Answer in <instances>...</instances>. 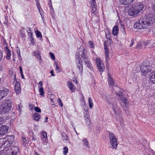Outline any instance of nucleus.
<instances>
[{"label": "nucleus", "instance_id": "obj_1", "mask_svg": "<svg viewBox=\"0 0 155 155\" xmlns=\"http://www.w3.org/2000/svg\"><path fill=\"white\" fill-rule=\"evenodd\" d=\"M142 76L146 78H148L150 81L153 75L154 74L155 71H153L151 69V67L143 64L140 68Z\"/></svg>", "mask_w": 155, "mask_h": 155}, {"label": "nucleus", "instance_id": "obj_2", "mask_svg": "<svg viewBox=\"0 0 155 155\" xmlns=\"http://www.w3.org/2000/svg\"><path fill=\"white\" fill-rule=\"evenodd\" d=\"M142 23L144 28H147L155 22V14H148L146 17L142 19Z\"/></svg>", "mask_w": 155, "mask_h": 155}, {"label": "nucleus", "instance_id": "obj_3", "mask_svg": "<svg viewBox=\"0 0 155 155\" xmlns=\"http://www.w3.org/2000/svg\"><path fill=\"white\" fill-rule=\"evenodd\" d=\"M143 4L141 3H139L135 7L131 6L129 9L128 14L130 16H136L138 14L140 11L143 10Z\"/></svg>", "mask_w": 155, "mask_h": 155}, {"label": "nucleus", "instance_id": "obj_4", "mask_svg": "<svg viewBox=\"0 0 155 155\" xmlns=\"http://www.w3.org/2000/svg\"><path fill=\"white\" fill-rule=\"evenodd\" d=\"M110 144L111 145L112 149H116L118 145V142L117 139L114 134L110 132H109L108 134Z\"/></svg>", "mask_w": 155, "mask_h": 155}, {"label": "nucleus", "instance_id": "obj_5", "mask_svg": "<svg viewBox=\"0 0 155 155\" xmlns=\"http://www.w3.org/2000/svg\"><path fill=\"white\" fill-rule=\"evenodd\" d=\"M76 62H77V68L78 72L81 76H82L83 74V69L82 61L81 58L78 55L76 56Z\"/></svg>", "mask_w": 155, "mask_h": 155}, {"label": "nucleus", "instance_id": "obj_6", "mask_svg": "<svg viewBox=\"0 0 155 155\" xmlns=\"http://www.w3.org/2000/svg\"><path fill=\"white\" fill-rule=\"evenodd\" d=\"M96 63L98 68L100 71H104L105 67L103 61L100 58H96Z\"/></svg>", "mask_w": 155, "mask_h": 155}, {"label": "nucleus", "instance_id": "obj_7", "mask_svg": "<svg viewBox=\"0 0 155 155\" xmlns=\"http://www.w3.org/2000/svg\"><path fill=\"white\" fill-rule=\"evenodd\" d=\"M108 45H104V49L105 53V60L107 66H108L109 63L108 62L110 58L109 57V51L108 49Z\"/></svg>", "mask_w": 155, "mask_h": 155}, {"label": "nucleus", "instance_id": "obj_8", "mask_svg": "<svg viewBox=\"0 0 155 155\" xmlns=\"http://www.w3.org/2000/svg\"><path fill=\"white\" fill-rule=\"evenodd\" d=\"M82 58L83 60L85 66L89 68H92V64L90 59L88 58L87 56H86Z\"/></svg>", "mask_w": 155, "mask_h": 155}, {"label": "nucleus", "instance_id": "obj_9", "mask_svg": "<svg viewBox=\"0 0 155 155\" xmlns=\"http://www.w3.org/2000/svg\"><path fill=\"white\" fill-rule=\"evenodd\" d=\"M9 92V90L5 87L3 88L2 89L0 90V101L6 96Z\"/></svg>", "mask_w": 155, "mask_h": 155}, {"label": "nucleus", "instance_id": "obj_10", "mask_svg": "<svg viewBox=\"0 0 155 155\" xmlns=\"http://www.w3.org/2000/svg\"><path fill=\"white\" fill-rule=\"evenodd\" d=\"M90 4L91 7V12L92 13L94 14L97 9L95 0H90Z\"/></svg>", "mask_w": 155, "mask_h": 155}, {"label": "nucleus", "instance_id": "obj_11", "mask_svg": "<svg viewBox=\"0 0 155 155\" xmlns=\"http://www.w3.org/2000/svg\"><path fill=\"white\" fill-rule=\"evenodd\" d=\"M142 19L138 20L134 25V28L137 29L144 28L143 23H142Z\"/></svg>", "mask_w": 155, "mask_h": 155}, {"label": "nucleus", "instance_id": "obj_12", "mask_svg": "<svg viewBox=\"0 0 155 155\" xmlns=\"http://www.w3.org/2000/svg\"><path fill=\"white\" fill-rule=\"evenodd\" d=\"M142 19L138 20L134 25V28L137 29L144 28L143 23H142Z\"/></svg>", "mask_w": 155, "mask_h": 155}, {"label": "nucleus", "instance_id": "obj_13", "mask_svg": "<svg viewBox=\"0 0 155 155\" xmlns=\"http://www.w3.org/2000/svg\"><path fill=\"white\" fill-rule=\"evenodd\" d=\"M85 108H84V110H85L84 114H85V117L86 118L85 119L86 124L89 127H90L91 125V123L90 120L88 118L89 115L87 112V110H88L87 109L88 107H85Z\"/></svg>", "mask_w": 155, "mask_h": 155}, {"label": "nucleus", "instance_id": "obj_14", "mask_svg": "<svg viewBox=\"0 0 155 155\" xmlns=\"http://www.w3.org/2000/svg\"><path fill=\"white\" fill-rule=\"evenodd\" d=\"M13 150L12 152V155H17L19 150L17 146L14 147L12 148H9L7 150V153H9L10 151Z\"/></svg>", "mask_w": 155, "mask_h": 155}, {"label": "nucleus", "instance_id": "obj_15", "mask_svg": "<svg viewBox=\"0 0 155 155\" xmlns=\"http://www.w3.org/2000/svg\"><path fill=\"white\" fill-rule=\"evenodd\" d=\"M8 130V127L6 125H4L0 127V135L5 134Z\"/></svg>", "mask_w": 155, "mask_h": 155}, {"label": "nucleus", "instance_id": "obj_16", "mask_svg": "<svg viewBox=\"0 0 155 155\" xmlns=\"http://www.w3.org/2000/svg\"><path fill=\"white\" fill-rule=\"evenodd\" d=\"M115 94L121 97L120 100L122 101V102L125 104V106H126L128 105V101L127 98L125 97H121V96H122V93H120L119 94L117 92H115Z\"/></svg>", "mask_w": 155, "mask_h": 155}, {"label": "nucleus", "instance_id": "obj_17", "mask_svg": "<svg viewBox=\"0 0 155 155\" xmlns=\"http://www.w3.org/2000/svg\"><path fill=\"white\" fill-rule=\"evenodd\" d=\"M12 103L9 99H6L3 101L0 107H12Z\"/></svg>", "mask_w": 155, "mask_h": 155}, {"label": "nucleus", "instance_id": "obj_18", "mask_svg": "<svg viewBox=\"0 0 155 155\" xmlns=\"http://www.w3.org/2000/svg\"><path fill=\"white\" fill-rule=\"evenodd\" d=\"M15 91L17 94H19L21 93V85L20 83L16 81L15 86Z\"/></svg>", "mask_w": 155, "mask_h": 155}, {"label": "nucleus", "instance_id": "obj_19", "mask_svg": "<svg viewBox=\"0 0 155 155\" xmlns=\"http://www.w3.org/2000/svg\"><path fill=\"white\" fill-rule=\"evenodd\" d=\"M84 49L83 47H81L78 50L77 53L79 55H81V56L82 58H83L86 55H85L84 53Z\"/></svg>", "mask_w": 155, "mask_h": 155}, {"label": "nucleus", "instance_id": "obj_20", "mask_svg": "<svg viewBox=\"0 0 155 155\" xmlns=\"http://www.w3.org/2000/svg\"><path fill=\"white\" fill-rule=\"evenodd\" d=\"M119 28L117 26H114L112 29V34L114 36H117L118 35Z\"/></svg>", "mask_w": 155, "mask_h": 155}, {"label": "nucleus", "instance_id": "obj_21", "mask_svg": "<svg viewBox=\"0 0 155 155\" xmlns=\"http://www.w3.org/2000/svg\"><path fill=\"white\" fill-rule=\"evenodd\" d=\"M134 0H120V2L121 4L124 5H128L131 3Z\"/></svg>", "mask_w": 155, "mask_h": 155}, {"label": "nucleus", "instance_id": "obj_22", "mask_svg": "<svg viewBox=\"0 0 155 155\" xmlns=\"http://www.w3.org/2000/svg\"><path fill=\"white\" fill-rule=\"evenodd\" d=\"M67 85L68 88L72 92H74L75 87H74L72 83L70 82H68Z\"/></svg>", "mask_w": 155, "mask_h": 155}, {"label": "nucleus", "instance_id": "obj_23", "mask_svg": "<svg viewBox=\"0 0 155 155\" xmlns=\"http://www.w3.org/2000/svg\"><path fill=\"white\" fill-rule=\"evenodd\" d=\"M108 83L109 85L112 87L114 86V82L112 78L109 74H108Z\"/></svg>", "mask_w": 155, "mask_h": 155}, {"label": "nucleus", "instance_id": "obj_24", "mask_svg": "<svg viewBox=\"0 0 155 155\" xmlns=\"http://www.w3.org/2000/svg\"><path fill=\"white\" fill-rule=\"evenodd\" d=\"M5 51H6V54L7 55L6 58L7 59L9 60L10 58L11 55V51L9 50L7 47L5 48Z\"/></svg>", "mask_w": 155, "mask_h": 155}, {"label": "nucleus", "instance_id": "obj_25", "mask_svg": "<svg viewBox=\"0 0 155 155\" xmlns=\"http://www.w3.org/2000/svg\"><path fill=\"white\" fill-rule=\"evenodd\" d=\"M54 66L55 67V70L58 72H60L61 71V70L58 66V63L57 61H55L54 64Z\"/></svg>", "mask_w": 155, "mask_h": 155}, {"label": "nucleus", "instance_id": "obj_26", "mask_svg": "<svg viewBox=\"0 0 155 155\" xmlns=\"http://www.w3.org/2000/svg\"><path fill=\"white\" fill-rule=\"evenodd\" d=\"M114 113L116 115H119V116L120 118H122V115L120 114V113L121 110H119L118 108L115 109V108H113Z\"/></svg>", "mask_w": 155, "mask_h": 155}, {"label": "nucleus", "instance_id": "obj_27", "mask_svg": "<svg viewBox=\"0 0 155 155\" xmlns=\"http://www.w3.org/2000/svg\"><path fill=\"white\" fill-rule=\"evenodd\" d=\"M82 141L84 146H86L87 148L89 147V146L88 144V142L87 138L82 140Z\"/></svg>", "mask_w": 155, "mask_h": 155}, {"label": "nucleus", "instance_id": "obj_28", "mask_svg": "<svg viewBox=\"0 0 155 155\" xmlns=\"http://www.w3.org/2000/svg\"><path fill=\"white\" fill-rule=\"evenodd\" d=\"M33 118L34 120L38 121L40 119V115L38 113H35L34 114Z\"/></svg>", "mask_w": 155, "mask_h": 155}, {"label": "nucleus", "instance_id": "obj_29", "mask_svg": "<svg viewBox=\"0 0 155 155\" xmlns=\"http://www.w3.org/2000/svg\"><path fill=\"white\" fill-rule=\"evenodd\" d=\"M1 108H2V113H3L8 112L11 109V107H1Z\"/></svg>", "mask_w": 155, "mask_h": 155}, {"label": "nucleus", "instance_id": "obj_30", "mask_svg": "<svg viewBox=\"0 0 155 155\" xmlns=\"http://www.w3.org/2000/svg\"><path fill=\"white\" fill-rule=\"evenodd\" d=\"M61 135L62 137V138L63 140H68V137L66 134L64 133H62L61 134Z\"/></svg>", "mask_w": 155, "mask_h": 155}, {"label": "nucleus", "instance_id": "obj_31", "mask_svg": "<svg viewBox=\"0 0 155 155\" xmlns=\"http://www.w3.org/2000/svg\"><path fill=\"white\" fill-rule=\"evenodd\" d=\"M38 90L40 93V95L41 96H43L44 95L45 92L43 87H39Z\"/></svg>", "mask_w": 155, "mask_h": 155}, {"label": "nucleus", "instance_id": "obj_32", "mask_svg": "<svg viewBox=\"0 0 155 155\" xmlns=\"http://www.w3.org/2000/svg\"><path fill=\"white\" fill-rule=\"evenodd\" d=\"M121 31L122 32L123 34L125 36L126 35V33L125 30V27L124 25L122 24L121 25Z\"/></svg>", "mask_w": 155, "mask_h": 155}, {"label": "nucleus", "instance_id": "obj_33", "mask_svg": "<svg viewBox=\"0 0 155 155\" xmlns=\"http://www.w3.org/2000/svg\"><path fill=\"white\" fill-rule=\"evenodd\" d=\"M54 96L53 95H51L50 96L49 98L51 101V105H54L53 104L54 99Z\"/></svg>", "mask_w": 155, "mask_h": 155}, {"label": "nucleus", "instance_id": "obj_34", "mask_svg": "<svg viewBox=\"0 0 155 155\" xmlns=\"http://www.w3.org/2000/svg\"><path fill=\"white\" fill-rule=\"evenodd\" d=\"M35 33L36 36L37 37L41 38L42 37V35L41 33L39 31L37 30L35 31Z\"/></svg>", "mask_w": 155, "mask_h": 155}, {"label": "nucleus", "instance_id": "obj_35", "mask_svg": "<svg viewBox=\"0 0 155 155\" xmlns=\"http://www.w3.org/2000/svg\"><path fill=\"white\" fill-rule=\"evenodd\" d=\"M88 101L89 107H93V104L92 102V100L91 97L88 98Z\"/></svg>", "mask_w": 155, "mask_h": 155}, {"label": "nucleus", "instance_id": "obj_36", "mask_svg": "<svg viewBox=\"0 0 155 155\" xmlns=\"http://www.w3.org/2000/svg\"><path fill=\"white\" fill-rule=\"evenodd\" d=\"M150 81L153 84H155V71L154 73V74L153 75L152 78L150 80Z\"/></svg>", "mask_w": 155, "mask_h": 155}, {"label": "nucleus", "instance_id": "obj_37", "mask_svg": "<svg viewBox=\"0 0 155 155\" xmlns=\"http://www.w3.org/2000/svg\"><path fill=\"white\" fill-rule=\"evenodd\" d=\"M64 151H63V153L64 154V155H66L68 151V148L67 147H65L63 148Z\"/></svg>", "mask_w": 155, "mask_h": 155}, {"label": "nucleus", "instance_id": "obj_38", "mask_svg": "<svg viewBox=\"0 0 155 155\" xmlns=\"http://www.w3.org/2000/svg\"><path fill=\"white\" fill-rule=\"evenodd\" d=\"M89 44L90 47L91 48H94V44L92 41H89Z\"/></svg>", "mask_w": 155, "mask_h": 155}, {"label": "nucleus", "instance_id": "obj_39", "mask_svg": "<svg viewBox=\"0 0 155 155\" xmlns=\"http://www.w3.org/2000/svg\"><path fill=\"white\" fill-rule=\"evenodd\" d=\"M134 43L135 42L134 39L133 38H131V40L130 44V45L129 47H132L133 45H134Z\"/></svg>", "mask_w": 155, "mask_h": 155}, {"label": "nucleus", "instance_id": "obj_40", "mask_svg": "<svg viewBox=\"0 0 155 155\" xmlns=\"http://www.w3.org/2000/svg\"><path fill=\"white\" fill-rule=\"evenodd\" d=\"M38 9V10L39 12V13L41 15V17L42 18H43V15H42V14L43 13V11L42 10V9H41V8H39Z\"/></svg>", "mask_w": 155, "mask_h": 155}, {"label": "nucleus", "instance_id": "obj_41", "mask_svg": "<svg viewBox=\"0 0 155 155\" xmlns=\"http://www.w3.org/2000/svg\"><path fill=\"white\" fill-rule=\"evenodd\" d=\"M49 54L50 57L51 58H52V60H55V56L51 52H50L49 53Z\"/></svg>", "mask_w": 155, "mask_h": 155}, {"label": "nucleus", "instance_id": "obj_42", "mask_svg": "<svg viewBox=\"0 0 155 155\" xmlns=\"http://www.w3.org/2000/svg\"><path fill=\"white\" fill-rule=\"evenodd\" d=\"M22 140L23 144L24 145H25L27 143V140L24 137H22Z\"/></svg>", "mask_w": 155, "mask_h": 155}, {"label": "nucleus", "instance_id": "obj_43", "mask_svg": "<svg viewBox=\"0 0 155 155\" xmlns=\"http://www.w3.org/2000/svg\"><path fill=\"white\" fill-rule=\"evenodd\" d=\"M141 48V42H138L137 45L136 46V48Z\"/></svg>", "mask_w": 155, "mask_h": 155}, {"label": "nucleus", "instance_id": "obj_44", "mask_svg": "<svg viewBox=\"0 0 155 155\" xmlns=\"http://www.w3.org/2000/svg\"><path fill=\"white\" fill-rule=\"evenodd\" d=\"M58 103L59 104V105L60 107L63 106V104L62 103V102H61V100L59 98L58 99Z\"/></svg>", "mask_w": 155, "mask_h": 155}, {"label": "nucleus", "instance_id": "obj_45", "mask_svg": "<svg viewBox=\"0 0 155 155\" xmlns=\"http://www.w3.org/2000/svg\"><path fill=\"white\" fill-rule=\"evenodd\" d=\"M35 110L36 112L39 113L41 112V110L39 107H35Z\"/></svg>", "mask_w": 155, "mask_h": 155}, {"label": "nucleus", "instance_id": "obj_46", "mask_svg": "<svg viewBox=\"0 0 155 155\" xmlns=\"http://www.w3.org/2000/svg\"><path fill=\"white\" fill-rule=\"evenodd\" d=\"M42 136L44 138L46 139L47 138V134L46 133L43 132H42Z\"/></svg>", "mask_w": 155, "mask_h": 155}, {"label": "nucleus", "instance_id": "obj_47", "mask_svg": "<svg viewBox=\"0 0 155 155\" xmlns=\"http://www.w3.org/2000/svg\"><path fill=\"white\" fill-rule=\"evenodd\" d=\"M5 120L3 118H0V125H2L4 123Z\"/></svg>", "mask_w": 155, "mask_h": 155}, {"label": "nucleus", "instance_id": "obj_48", "mask_svg": "<svg viewBox=\"0 0 155 155\" xmlns=\"http://www.w3.org/2000/svg\"><path fill=\"white\" fill-rule=\"evenodd\" d=\"M49 6H50V8L51 9V10H50L51 12V13H54V9H53V7L52 6V4H51V5H49Z\"/></svg>", "mask_w": 155, "mask_h": 155}, {"label": "nucleus", "instance_id": "obj_49", "mask_svg": "<svg viewBox=\"0 0 155 155\" xmlns=\"http://www.w3.org/2000/svg\"><path fill=\"white\" fill-rule=\"evenodd\" d=\"M27 31L28 32L29 35H30V37L31 36L32 34L31 33V31L30 29L29 28H28Z\"/></svg>", "mask_w": 155, "mask_h": 155}, {"label": "nucleus", "instance_id": "obj_50", "mask_svg": "<svg viewBox=\"0 0 155 155\" xmlns=\"http://www.w3.org/2000/svg\"><path fill=\"white\" fill-rule=\"evenodd\" d=\"M16 50H17V52L18 54L19 55V56H20V50L19 49V48H18V47H17L16 48Z\"/></svg>", "mask_w": 155, "mask_h": 155}, {"label": "nucleus", "instance_id": "obj_51", "mask_svg": "<svg viewBox=\"0 0 155 155\" xmlns=\"http://www.w3.org/2000/svg\"><path fill=\"white\" fill-rule=\"evenodd\" d=\"M35 56L38 59H39L40 60L41 56H40V54L38 53L37 54H36V55H35Z\"/></svg>", "mask_w": 155, "mask_h": 155}, {"label": "nucleus", "instance_id": "obj_52", "mask_svg": "<svg viewBox=\"0 0 155 155\" xmlns=\"http://www.w3.org/2000/svg\"><path fill=\"white\" fill-rule=\"evenodd\" d=\"M53 71H54V70H52L50 72V73H51V75L52 76H55V75L54 74Z\"/></svg>", "mask_w": 155, "mask_h": 155}, {"label": "nucleus", "instance_id": "obj_53", "mask_svg": "<svg viewBox=\"0 0 155 155\" xmlns=\"http://www.w3.org/2000/svg\"><path fill=\"white\" fill-rule=\"evenodd\" d=\"M37 6L38 9L41 8L40 4L38 3H37Z\"/></svg>", "mask_w": 155, "mask_h": 155}, {"label": "nucleus", "instance_id": "obj_54", "mask_svg": "<svg viewBox=\"0 0 155 155\" xmlns=\"http://www.w3.org/2000/svg\"><path fill=\"white\" fill-rule=\"evenodd\" d=\"M153 9H154V12H155V0H154V1L153 2Z\"/></svg>", "mask_w": 155, "mask_h": 155}, {"label": "nucleus", "instance_id": "obj_55", "mask_svg": "<svg viewBox=\"0 0 155 155\" xmlns=\"http://www.w3.org/2000/svg\"><path fill=\"white\" fill-rule=\"evenodd\" d=\"M146 43H145V45L146 46H147V45L149 44L150 43V41H147L146 42Z\"/></svg>", "mask_w": 155, "mask_h": 155}, {"label": "nucleus", "instance_id": "obj_56", "mask_svg": "<svg viewBox=\"0 0 155 155\" xmlns=\"http://www.w3.org/2000/svg\"><path fill=\"white\" fill-rule=\"evenodd\" d=\"M38 84H40L41 85L40 87H42L43 83L42 81H40L38 83Z\"/></svg>", "mask_w": 155, "mask_h": 155}, {"label": "nucleus", "instance_id": "obj_57", "mask_svg": "<svg viewBox=\"0 0 155 155\" xmlns=\"http://www.w3.org/2000/svg\"><path fill=\"white\" fill-rule=\"evenodd\" d=\"M118 89L119 88L117 87V86H114V87H113V91H115V90L114 89Z\"/></svg>", "mask_w": 155, "mask_h": 155}, {"label": "nucleus", "instance_id": "obj_58", "mask_svg": "<svg viewBox=\"0 0 155 155\" xmlns=\"http://www.w3.org/2000/svg\"><path fill=\"white\" fill-rule=\"evenodd\" d=\"M19 68H20V74L23 73V72H22V69L21 67H20Z\"/></svg>", "mask_w": 155, "mask_h": 155}, {"label": "nucleus", "instance_id": "obj_59", "mask_svg": "<svg viewBox=\"0 0 155 155\" xmlns=\"http://www.w3.org/2000/svg\"><path fill=\"white\" fill-rule=\"evenodd\" d=\"M21 74V78L22 79H24L25 78L24 76L23 75V73Z\"/></svg>", "mask_w": 155, "mask_h": 155}, {"label": "nucleus", "instance_id": "obj_60", "mask_svg": "<svg viewBox=\"0 0 155 155\" xmlns=\"http://www.w3.org/2000/svg\"><path fill=\"white\" fill-rule=\"evenodd\" d=\"M5 153V152L4 153L3 152H1L0 153V155H6V154Z\"/></svg>", "mask_w": 155, "mask_h": 155}, {"label": "nucleus", "instance_id": "obj_61", "mask_svg": "<svg viewBox=\"0 0 155 155\" xmlns=\"http://www.w3.org/2000/svg\"><path fill=\"white\" fill-rule=\"evenodd\" d=\"M73 81L74 82L75 84H77L78 83V81H77V80L76 79H75V80H73Z\"/></svg>", "mask_w": 155, "mask_h": 155}, {"label": "nucleus", "instance_id": "obj_62", "mask_svg": "<svg viewBox=\"0 0 155 155\" xmlns=\"http://www.w3.org/2000/svg\"><path fill=\"white\" fill-rule=\"evenodd\" d=\"M2 108H1V107H0V114H1L2 113Z\"/></svg>", "mask_w": 155, "mask_h": 155}, {"label": "nucleus", "instance_id": "obj_63", "mask_svg": "<svg viewBox=\"0 0 155 155\" xmlns=\"http://www.w3.org/2000/svg\"><path fill=\"white\" fill-rule=\"evenodd\" d=\"M36 155H40L38 152H35Z\"/></svg>", "mask_w": 155, "mask_h": 155}, {"label": "nucleus", "instance_id": "obj_64", "mask_svg": "<svg viewBox=\"0 0 155 155\" xmlns=\"http://www.w3.org/2000/svg\"><path fill=\"white\" fill-rule=\"evenodd\" d=\"M18 58H21V54H20V56H19V55L18 54Z\"/></svg>", "mask_w": 155, "mask_h": 155}]
</instances>
